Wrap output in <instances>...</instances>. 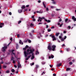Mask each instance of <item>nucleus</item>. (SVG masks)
<instances>
[{
  "mask_svg": "<svg viewBox=\"0 0 76 76\" xmlns=\"http://www.w3.org/2000/svg\"><path fill=\"white\" fill-rule=\"evenodd\" d=\"M29 51H30V52H29ZM27 53H29V54H32L33 53L32 50L31 49L30 50H29V49H27Z\"/></svg>",
  "mask_w": 76,
  "mask_h": 76,
  "instance_id": "nucleus-1",
  "label": "nucleus"
},
{
  "mask_svg": "<svg viewBox=\"0 0 76 76\" xmlns=\"http://www.w3.org/2000/svg\"><path fill=\"white\" fill-rule=\"evenodd\" d=\"M24 54L25 56V57H27V56H28V54H29V53H27V52L26 51H24Z\"/></svg>",
  "mask_w": 76,
  "mask_h": 76,
  "instance_id": "nucleus-2",
  "label": "nucleus"
},
{
  "mask_svg": "<svg viewBox=\"0 0 76 76\" xmlns=\"http://www.w3.org/2000/svg\"><path fill=\"white\" fill-rule=\"evenodd\" d=\"M48 50H49V51H51L52 50V48L50 45H49L48 47Z\"/></svg>",
  "mask_w": 76,
  "mask_h": 76,
  "instance_id": "nucleus-3",
  "label": "nucleus"
},
{
  "mask_svg": "<svg viewBox=\"0 0 76 76\" xmlns=\"http://www.w3.org/2000/svg\"><path fill=\"white\" fill-rule=\"evenodd\" d=\"M56 45H53L52 46V48H53V49H52V50L53 51H54L55 50V49L56 48Z\"/></svg>",
  "mask_w": 76,
  "mask_h": 76,
  "instance_id": "nucleus-4",
  "label": "nucleus"
},
{
  "mask_svg": "<svg viewBox=\"0 0 76 76\" xmlns=\"http://www.w3.org/2000/svg\"><path fill=\"white\" fill-rule=\"evenodd\" d=\"M7 46H4L3 48V51L4 52V51H6V49H7Z\"/></svg>",
  "mask_w": 76,
  "mask_h": 76,
  "instance_id": "nucleus-5",
  "label": "nucleus"
},
{
  "mask_svg": "<svg viewBox=\"0 0 76 76\" xmlns=\"http://www.w3.org/2000/svg\"><path fill=\"white\" fill-rule=\"evenodd\" d=\"M18 70H19V67H21V65L20 64V62H19L18 63Z\"/></svg>",
  "mask_w": 76,
  "mask_h": 76,
  "instance_id": "nucleus-6",
  "label": "nucleus"
},
{
  "mask_svg": "<svg viewBox=\"0 0 76 76\" xmlns=\"http://www.w3.org/2000/svg\"><path fill=\"white\" fill-rule=\"evenodd\" d=\"M4 25V23H0V28H2L3 26Z\"/></svg>",
  "mask_w": 76,
  "mask_h": 76,
  "instance_id": "nucleus-7",
  "label": "nucleus"
},
{
  "mask_svg": "<svg viewBox=\"0 0 76 76\" xmlns=\"http://www.w3.org/2000/svg\"><path fill=\"white\" fill-rule=\"evenodd\" d=\"M31 57V55H30L29 56H28L27 58H26L25 59V60H28V59Z\"/></svg>",
  "mask_w": 76,
  "mask_h": 76,
  "instance_id": "nucleus-8",
  "label": "nucleus"
},
{
  "mask_svg": "<svg viewBox=\"0 0 76 76\" xmlns=\"http://www.w3.org/2000/svg\"><path fill=\"white\" fill-rule=\"evenodd\" d=\"M72 19L73 20H74V21H76V18H75V17L74 16H72Z\"/></svg>",
  "mask_w": 76,
  "mask_h": 76,
  "instance_id": "nucleus-9",
  "label": "nucleus"
},
{
  "mask_svg": "<svg viewBox=\"0 0 76 76\" xmlns=\"http://www.w3.org/2000/svg\"><path fill=\"white\" fill-rule=\"evenodd\" d=\"M52 38L53 39V41H54V40H56V37H54V36H52Z\"/></svg>",
  "mask_w": 76,
  "mask_h": 76,
  "instance_id": "nucleus-10",
  "label": "nucleus"
},
{
  "mask_svg": "<svg viewBox=\"0 0 76 76\" xmlns=\"http://www.w3.org/2000/svg\"><path fill=\"white\" fill-rule=\"evenodd\" d=\"M39 19H40V20H42V19H45V18L44 17H42V18L39 17Z\"/></svg>",
  "mask_w": 76,
  "mask_h": 76,
  "instance_id": "nucleus-11",
  "label": "nucleus"
},
{
  "mask_svg": "<svg viewBox=\"0 0 76 76\" xmlns=\"http://www.w3.org/2000/svg\"><path fill=\"white\" fill-rule=\"evenodd\" d=\"M62 64L61 63H59L58 64H57L56 65L57 67H60L61 66V65Z\"/></svg>",
  "mask_w": 76,
  "mask_h": 76,
  "instance_id": "nucleus-12",
  "label": "nucleus"
},
{
  "mask_svg": "<svg viewBox=\"0 0 76 76\" xmlns=\"http://www.w3.org/2000/svg\"><path fill=\"white\" fill-rule=\"evenodd\" d=\"M19 43L22 45H23V42H22V40H20Z\"/></svg>",
  "mask_w": 76,
  "mask_h": 76,
  "instance_id": "nucleus-13",
  "label": "nucleus"
},
{
  "mask_svg": "<svg viewBox=\"0 0 76 76\" xmlns=\"http://www.w3.org/2000/svg\"><path fill=\"white\" fill-rule=\"evenodd\" d=\"M21 9H22V10L25 9V5H23L21 7Z\"/></svg>",
  "mask_w": 76,
  "mask_h": 76,
  "instance_id": "nucleus-14",
  "label": "nucleus"
},
{
  "mask_svg": "<svg viewBox=\"0 0 76 76\" xmlns=\"http://www.w3.org/2000/svg\"><path fill=\"white\" fill-rule=\"evenodd\" d=\"M39 54V52H38V50H37L36 51V54L37 55V54Z\"/></svg>",
  "mask_w": 76,
  "mask_h": 76,
  "instance_id": "nucleus-15",
  "label": "nucleus"
},
{
  "mask_svg": "<svg viewBox=\"0 0 76 76\" xmlns=\"http://www.w3.org/2000/svg\"><path fill=\"white\" fill-rule=\"evenodd\" d=\"M15 60V58L13 57H12L11 58V60L12 61V60L13 61Z\"/></svg>",
  "mask_w": 76,
  "mask_h": 76,
  "instance_id": "nucleus-16",
  "label": "nucleus"
},
{
  "mask_svg": "<svg viewBox=\"0 0 76 76\" xmlns=\"http://www.w3.org/2000/svg\"><path fill=\"white\" fill-rule=\"evenodd\" d=\"M18 12L19 13H21L22 12V10H18Z\"/></svg>",
  "mask_w": 76,
  "mask_h": 76,
  "instance_id": "nucleus-17",
  "label": "nucleus"
},
{
  "mask_svg": "<svg viewBox=\"0 0 76 76\" xmlns=\"http://www.w3.org/2000/svg\"><path fill=\"white\" fill-rule=\"evenodd\" d=\"M43 5L45 8L46 7V5H45V4L44 3V2H43Z\"/></svg>",
  "mask_w": 76,
  "mask_h": 76,
  "instance_id": "nucleus-18",
  "label": "nucleus"
},
{
  "mask_svg": "<svg viewBox=\"0 0 76 76\" xmlns=\"http://www.w3.org/2000/svg\"><path fill=\"white\" fill-rule=\"evenodd\" d=\"M11 71L12 73H14V72H15V69H12L11 70Z\"/></svg>",
  "mask_w": 76,
  "mask_h": 76,
  "instance_id": "nucleus-19",
  "label": "nucleus"
},
{
  "mask_svg": "<svg viewBox=\"0 0 76 76\" xmlns=\"http://www.w3.org/2000/svg\"><path fill=\"white\" fill-rule=\"evenodd\" d=\"M52 3L54 4H56V2H55L54 0V1H53Z\"/></svg>",
  "mask_w": 76,
  "mask_h": 76,
  "instance_id": "nucleus-20",
  "label": "nucleus"
},
{
  "mask_svg": "<svg viewBox=\"0 0 76 76\" xmlns=\"http://www.w3.org/2000/svg\"><path fill=\"white\" fill-rule=\"evenodd\" d=\"M6 73H10V71L9 70L6 71Z\"/></svg>",
  "mask_w": 76,
  "mask_h": 76,
  "instance_id": "nucleus-21",
  "label": "nucleus"
},
{
  "mask_svg": "<svg viewBox=\"0 0 76 76\" xmlns=\"http://www.w3.org/2000/svg\"><path fill=\"white\" fill-rule=\"evenodd\" d=\"M70 68H67L66 69V71H69V70H70Z\"/></svg>",
  "mask_w": 76,
  "mask_h": 76,
  "instance_id": "nucleus-22",
  "label": "nucleus"
},
{
  "mask_svg": "<svg viewBox=\"0 0 76 76\" xmlns=\"http://www.w3.org/2000/svg\"><path fill=\"white\" fill-rule=\"evenodd\" d=\"M66 50L67 51H70V49H69V48H66Z\"/></svg>",
  "mask_w": 76,
  "mask_h": 76,
  "instance_id": "nucleus-23",
  "label": "nucleus"
},
{
  "mask_svg": "<svg viewBox=\"0 0 76 76\" xmlns=\"http://www.w3.org/2000/svg\"><path fill=\"white\" fill-rule=\"evenodd\" d=\"M50 7H51V9H53V8H56V7H54V6H51Z\"/></svg>",
  "mask_w": 76,
  "mask_h": 76,
  "instance_id": "nucleus-24",
  "label": "nucleus"
},
{
  "mask_svg": "<svg viewBox=\"0 0 76 76\" xmlns=\"http://www.w3.org/2000/svg\"><path fill=\"white\" fill-rule=\"evenodd\" d=\"M59 34H60V33H58L56 34V36H58V35H59Z\"/></svg>",
  "mask_w": 76,
  "mask_h": 76,
  "instance_id": "nucleus-25",
  "label": "nucleus"
},
{
  "mask_svg": "<svg viewBox=\"0 0 76 76\" xmlns=\"http://www.w3.org/2000/svg\"><path fill=\"white\" fill-rule=\"evenodd\" d=\"M30 26H31L32 27L34 26V24L32 23H31L30 24Z\"/></svg>",
  "mask_w": 76,
  "mask_h": 76,
  "instance_id": "nucleus-26",
  "label": "nucleus"
},
{
  "mask_svg": "<svg viewBox=\"0 0 76 76\" xmlns=\"http://www.w3.org/2000/svg\"><path fill=\"white\" fill-rule=\"evenodd\" d=\"M34 58V56H32L31 57V60H33Z\"/></svg>",
  "mask_w": 76,
  "mask_h": 76,
  "instance_id": "nucleus-27",
  "label": "nucleus"
},
{
  "mask_svg": "<svg viewBox=\"0 0 76 76\" xmlns=\"http://www.w3.org/2000/svg\"><path fill=\"white\" fill-rule=\"evenodd\" d=\"M69 64L70 65H72L73 64V63L72 62H69Z\"/></svg>",
  "mask_w": 76,
  "mask_h": 76,
  "instance_id": "nucleus-28",
  "label": "nucleus"
},
{
  "mask_svg": "<svg viewBox=\"0 0 76 76\" xmlns=\"http://www.w3.org/2000/svg\"><path fill=\"white\" fill-rule=\"evenodd\" d=\"M68 21V19L66 18L65 20V22H67Z\"/></svg>",
  "mask_w": 76,
  "mask_h": 76,
  "instance_id": "nucleus-29",
  "label": "nucleus"
},
{
  "mask_svg": "<svg viewBox=\"0 0 76 76\" xmlns=\"http://www.w3.org/2000/svg\"><path fill=\"white\" fill-rule=\"evenodd\" d=\"M22 22V21L21 20H20L18 21V24H20V23H21Z\"/></svg>",
  "mask_w": 76,
  "mask_h": 76,
  "instance_id": "nucleus-30",
  "label": "nucleus"
},
{
  "mask_svg": "<svg viewBox=\"0 0 76 76\" xmlns=\"http://www.w3.org/2000/svg\"><path fill=\"white\" fill-rule=\"evenodd\" d=\"M28 47L29 46H28V45H26L25 47V48H26V49H27V48H28Z\"/></svg>",
  "mask_w": 76,
  "mask_h": 76,
  "instance_id": "nucleus-31",
  "label": "nucleus"
},
{
  "mask_svg": "<svg viewBox=\"0 0 76 76\" xmlns=\"http://www.w3.org/2000/svg\"><path fill=\"white\" fill-rule=\"evenodd\" d=\"M43 13V11H39V13Z\"/></svg>",
  "mask_w": 76,
  "mask_h": 76,
  "instance_id": "nucleus-32",
  "label": "nucleus"
},
{
  "mask_svg": "<svg viewBox=\"0 0 76 76\" xmlns=\"http://www.w3.org/2000/svg\"><path fill=\"white\" fill-rule=\"evenodd\" d=\"M47 22L48 23H50V22H51V21H50V20H48Z\"/></svg>",
  "mask_w": 76,
  "mask_h": 76,
  "instance_id": "nucleus-33",
  "label": "nucleus"
},
{
  "mask_svg": "<svg viewBox=\"0 0 76 76\" xmlns=\"http://www.w3.org/2000/svg\"><path fill=\"white\" fill-rule=\"evenodd\" d=\"M67 28H69V29H70V28H71V27L70 26H69L67 27Z\"/></svg>",
  "mask_w": 76,
  "mask_h": 76,
  "instance_id": "nucleus-34",
  "label": "nucleus"
},
{
  "mask_svg": "<svg viewBox=\"0 0 76 76\" xmlns=\"http://www.w3.org/2000/svg\"><path fill=\"white\" fill-rule=\"evenodd\" d=\"M16 49H18V44H17V45L16 46Z\"/></svg>",
  "mask_w": 76,
  "mask_h": 76,
  "instance_id": "nucleus-35",
  "label": "nucleus"
},
{
  "mask_svg": "<svg viewBox=\"0 0 76 76\" xmlns=\"http://www.w3.org/2000/svg\"><path fill=\"white\" fill-rule=\"evenodd\" d=\"M59 38H60V39H61V38H62V37H61V36H59Z\"/></svg>",
  "mask_w": 76,
  "mask_h": 76,
  "instance_id": "nucleus-36",
  "label": "nucleus"
},
{
  "mask_svg": "<svg viewBox=\"0 0 76 76\" xmlns=\"http://www.w3.org/2000/svg\"><path fill=\"white\" fill-rule=\"evenodd\" d=\"M54 57V56L53 55H51V57L52 58H53Z\"/></svg>",
  "mask_w": 76,
  "mask_h": 76,
  "instance_id": "nucleus-37",
  "label": "nucleus"
},
{
  "mask_svg": "<svg viewBox=\"0 0 76 76\" xmlns=\"http://www.w3.org/2000/svg\"><path fill=\"white\" fill-rule=\"evenodd\" d=\"M23 50H24V51H25V50H26V47H25V48H23Z\"/></svg>",
  "mask_w": 76,
  "mask_h": 76,
  "instance_id": "nucleus-38",
  "label": "nucleus"
},
{
  "mask_svg": "<svg viewBox=\"0 0 76 76\" xmlns=\"http://www.w3.org/2000/svg\"><path fill=\"white\" fill-rule=\"evenodd\" d=\"M56 11H58V10H60V9H56Z\"/></svg>",
  "mask_w": 76,
  "mask_h": 76,
  "instance_id": "nucleus-39",
  "label": "nucleus"
},
{
  "mask_svg": "<svg viewBox=\"0 0 76 76\" xmlns=\"http://www.w3.org/2000/svg\"><path fill=\"white\" fill-rule=\"evenodd\" d=\"M12 63H14V64H15V61L14 60H13V61Z\"/></svg>",
  "mask_w": 76,
  "mask_h": 76,
  "instance_id": "nucleus-40",
  "label": "nucleus"
},
{
  "mask_svg": "<svg viewBox=\"0 0 76 76\" xmlns=\"http://www.w3.org/2000/svg\"><path fill=\"white\" fill-rule=\"evenodd\" d=\"M51 29H48V32H50V31H51Z\"/></svg>",
  "mask_w": 76,
  "mask_h": 76,
  "instance_id": "nucleus-41",
  "label": "nucleus"
},
{
  "mask_svg": "<svg viewBox=\"0 0 76 76\" xmlns=\"http://www.w3.org/2000/svg\"><path fill=\"white\" fill-rule=\"evenodd\" d=\"M42 64H45V62H42Z\"/></svg>",
  "mask_w": 76,
  "mask_h": 76,
  "instance_id": "nucleus-42",
  "label": "nucleus"
},
{
  "mask_svg": "<svg viewBox=\"0 0 76 76\" xmlns=\"http://www.w3.org/2000/svg\"><path fill=\"white\" fill-rule=\"evenodd\" d=\"M6 67H7V66H3V68H6Z\"/></svg>",
  "mask_w": 76,
  "mask_h": 76,
  "instance_id": "nucleus-43",
  "label": "nucleus"
},
{
  "mask_svg": "<svg viewBox=\"0 0 76 76\" xmlns=\"http://www.w3.org/2000/svg\"><path fill=\"white\" fill-rule=\"evenodd\" d=\"M18 70H19V69H18L17 72H16V74L18 73Z\"/></svg>",
  "mask_w": 76,
  "mask_h": 76,
  "instance_id": "nucleus-44",
  "label": "nucleus"
},
{
  "mask_svg": "<svg viewBox=\"0 0 76 76\" xmlns=\"http://www.w3.org/2000/svg\"><path fill=\"white\" fill-rule=\"evenodd\" d=\"M28 42H29V43H31V40H28Z\"/></svg>",
  "mask_w": 76,
  "mask_h": 76,
  "instance_id": "nucleus-45",
  "label": "nucleus"
},
{
  "mask_svg": "<svg viewBox=\"0 0 76 76\" xmlns=\"http://www.w3.org/2000/svg\"><path fill=\"white\" fill-rule=\"evenodd\" d=\"M9 15H12V12H9Z\"/></svg>",
  "mask_w": 76,
  "mask_h": 76,
  "instance_id": "nucleus-46",
  "label": "nucleus"
},
{
  "mask_svg": "<svg viewBox=\"0 0 76 76\" xmlns=\"http://www.w3.org/2000/svg\"><path fill=\"white\" fill-rule=\"evenodd\" d=\"M14 67H15V68H17V66H16V65H14Z\"/></svg>",
  "mask_w": 76,
  "mask_h": 76,
  "instance_id": "nucleus-47",
  "label": "nucleus"
},
{
  "mask_svg": "<svg viewBox=\"0 0 76 76\" xmlns=\"http://www.w3.org/2000/svg\"><path fill=\"white\" fill-rule=\"evenodd\" d=\"M61 40L62 41H64V39H61Z\"/></svg>",
  "mask_w": 76,
  "mask_h": 76,
  "instance_id": "nucleus-48",
  "label": "nucleus"
},
{
  "mask_svg": "<svg viewBox=\"0 0 76 76\" xmlns=\"http://www.w3.org/2000/svg\"><path fill=\"white\" fill-rule=\"evenodd\" d=\"M4 63V61L3 60L2 61V62H1V64H3V63Z\"/></svg>",
  "mask_w": 76,
  "mask_h": 76,
  "instance_id": "nucleus-49",
  "label": "nucleus"
},
{
  "mask_svg": "<svg viewBox=\"0 0 76 76\" xmlns=\"http://www.w3.org/2000/svg\"><path fill=\"white\" fill-rule=\"evenodd\" d=\"M66 38H67V37H66V36H65L64 37V39H66Z\"/></svg>",
  "mask_w": 76,
  "mask_h": 76,
  "instance_id": "nucleus-50",
  "label": "nucleus"
},
{
  "mask_svg": "<svg viewBox=\"0 0 76 76\" xmlns=\"http://www.w3.org/2000/svg\"><path fill=\"white\" fill-rule=\"evenodd\" d=\"M39 66L38 65H36V67L37 69V68H38Z\"/></svg>",
  "mask_w": 76,
  "mask_h": 76,
  "instance_id": "nucleus-51",
  "label": "nucleus"
},
{
  "mask_svg": "<svg viewBox=\"0 0 76 76\" xmlns=\"http://www.w3.org/2000/svg\"><path fill=\"white\" fill-rule=\"evenodd\" d=\"M38 3H41V0H38Z\"/></svg>",
  "mask_w": 76,
  "mask_h": 76,
  "instance_id": "nucleus-52",
  "label": "nucleus"
},
{
  "mask_svg": "<svg viewBox=\"0 0 76 76\" xmlns=\"http://www.w3.org/2000/svg\"><path fill=\"white\" fill-rule=\"evenodd\" d=\"M41 24H42V23H41V22H40L39 23H38V25H41Z\"/></svg>",
  "mask_w": 76,
  "mask_h": 76,
  "instance_id": "nucleus-53",
  "label": "nucleus"
},
{
  "mask_svg": "<svg viewBox=\"0 0 76 76\" xmlns=\"http://www.w3.org/2000/svg\"><path fill=\"white\" fill-rule=\"evenodd\" d=\"M12 54H13V55H15V53L13 52H12Z\"/></svg>",
  "mask_w": 76,
  "mask_h": 76,
  "instance_id": "nucleus-54",
  "label": "nucleus"
},
{
  "mask_svg": "<svg viewBox=\"0 0 76 76\" xmlns=\"http://www.w3.org/2000/svg\"><path fill=\"white\" fill-rule=\"evenodd\" d=\"M72 59L70 58H69L68 59V61H71V60Z\"/></svg>",
  "mask_w": 76,
  "mask_h": 76,
  "instance_id": "nucleus-55",
  "label": "nucleus"
},
{
  "mask_svg": "<svg viewBox=\"0 0 76 76\" xmlns=\"http://www.w3.org/2000/svg\"><path fill=\"white\" fill-rule=\"evenodd\" d=\"M20 35L19 34H18L17 35V36L18 37V38H19V36H20Z\"/></svg>",
  "mask_w": 76,
  "mask_h": 76,
  "instance_id": "nucleus-56",
  "label": "nucleus"
},
{
  "mask_svg": "<svg viewBox=\"0 0 76 76\" xmlns=\"http://www.w3.org/2000/svg\"><path fill=\"white\" fill-rule=\"evenodd\" d=\"M63 32L64 34H66V31H64Z\"/></svg>",
  "mask_w": 76,
  "mask_h": 76,
  "instance_id": "nucleus-57",
  "label": "nucleus"
},
{
  "mask_svg": "<svg viewBox=\"0 0 76 76\" xmlns=\"http://www.w3.org/2000/svg\"><path fill=\"white\" fill-rule=\"evenodd\" d=\"M31 65L32 66H33L34 65V62H33L32 64H31Z\"/></svg>",
  "mask_w": 76,
  "mask_h": 76,
  "instance_id": "nucleus-58",
  "label": "nucleus"
},
{
  "mask_svg": "<svg viewBox=\"0 0 76 76\" xmlns=\"http://www.w3.org/2000/svg\"><path fill=\"white\" fill-rule=\"evenodd\" d=\"M53 76H56V74H53Z\"/></svg>",
  "mask_w": 76,
  "mask_h": 76,
  "instance_id": "nucleus-59",
  "label": "nucleus"
},
{
  "mask_svg": "<svg viewBox=\"0 0 76 76\" xmlns=\"http://www.w3.org/2000/svg\"><path fill=\"white\" fill-rule=\"evenodd\" d=\"M51 29H53V28H54V26H53L51 28Z\"/></svg>",
  "mask_w": 76,
  "mask_h": 76,
  "instance_id": "nucleus-60",
  "label": "nucleus"
},
{
  "mask_svg": "<svg viewBox=\"0 0 76 76\" xmlns=\"http://www.w3.org/2000/svg\"><path fill=\"white\" fill-rule=\"evenodd\" d=\"M46 10L47 11H48V7H47Z\"/></svg>",
  "mask_w": 76,
  "mask_h": 76,
  "instance_id": "nucleus-61",
  "label": "nucleus"
},
{
  "mask_svg": "<svg viewBox=\"0 0 76 76\" xmlns=\"http://www.w3.org/2000/svg\"><path fill=\"white\" fill-rule=\"evenodd\" d=\"M32 56H34V53H32Z\"/></svg>",
  "mask_w": 76,
  "mask_h": 76,
  "instance_id": "nucleus-62",
  "label": "nucleus"
},
{
  "mask_svg": "<svg viewBox=\"0 0 76 76\" xmlns=\"http://www.w3.org/2000/svg\"><path fill=\"white\" fill-rule=\"evenodd\" d=\"M52 36H53V35H52V34H51L49 35V36L51 37H52Z\"/></svg>",
  "mask_w": 76,
  "mask_h": 76,
  "instance_id": "nucleus-63",
  "label": "nucleus"
},
{
  "mask_svg": "<svg viewBox=\"0 0 76 76\" xmlns=\"http://www.w3.org/2000/svg\"><path fill=\"white\" fill-rule=\"evenodd\" d=\"M29 6V5H26V7H28Z\"/></svg>",
  "mask_w": 76,
  "mask_h": 76,
  "instance_id": "nucleus-64",
  "label": "nucleus"
}]
</instances>
